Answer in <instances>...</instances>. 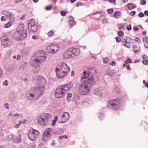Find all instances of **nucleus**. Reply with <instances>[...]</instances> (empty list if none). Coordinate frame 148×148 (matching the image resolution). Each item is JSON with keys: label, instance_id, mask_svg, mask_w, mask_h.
Wrapping results in <instances>:
<instances>
[{"label": "nucleus", "instance_id": "a18cd8bd", "mask_svg": "<svg viewBox=\"0 0 148 148\" xmlns=\"http://www.w3.org/2000/svg\"><path fill=\"white\" fill-rule=\"evenodd\" d=\"M127 29L129 31H130L132 29L131 25H129L127 26Z\"/></svg>", "mask_w": 148, "mask_h": 148}, {"label": "nucleus", "instance_id": "7ed1b4c3", "mask_svg": "<svg viewBox=\"0 0 148 148\" xmlns=\"http://www.w3.org/2000/svg\"><path fill=\"white\" fill-rule=\"evenodd\" d=\"M73 86L71 83L64 84L60 86L56 89L55 95L56 98H61L65 95L68 92Z\"/></svg>", "mask_w": 148, "mask_h": 148}, {"label": "nucleus", "instance_id": "de8ad7c7", "mask_svg": "<svg viewBox=\"0 0 148 148\" xmlns=\"http://www.w3.org/2000/svg\"><path fill=\"white\" fill-rule=\"evenodd\" d=\"M115 39H116L117 42H119L121 41V39L119 37H116Z\"/></svg>", "mask_w": 148, "mask_h": 148}, {"label": "nucleus", "instance_id": "aec40b11", "mask_svg": "<svg viewBox=\"0 0 148 148\" xmlns=\"http://www.w3.org/2000/svg\"><path fill=\"white\" fill-rule=\"evenodd\" d=\"M5 122L2 120L0 121V130L5 126ZM4 138V135L3 133L0 130V139H3Z\"/></svg>", "mask_w": 148, "mask_h": 148}, {"label": "nucleus", "instance_id": "bb28decb", "mask_svg": "<svg viewBox=\"0 0 148 148\" xmlns=\"http://www.w3.org/2000/svg\"><path fill=\"white\" fill-rule=\"evenodd\" d=\"M127 6L129 9L131 10L134 8V6L133 4L131 3H129L127 5Z\"/></svg>", "mask_w": 148, "mask_h": 148}, {"label": "nucleus", "instance_id": "8fccbe9b", "mask_svg": "<svg viewBox=\"0 0 148 148\" xmlns=\"http://www.w3.org/2000/svg\"><path fill=\"white\" fill-rule=\"evenodd\" d=\"M130 43H125L124 44V45L127 48H129L130 47V45L129 44Z\"/></svg>", "mask_w": 148, "mask_h": 148}, {"label": "nucleus", "instance_id": "4d7b16f0", "mask_svg": "<svg viewBox=\"0 0 148 148\" xmlns=\"http://www.w3.org/2000/svg\"><path fill=\"white\" fill-rule=\"evenodd\" d=\"M3 84L4 85H5V86H7L8 85V81L7 80H5L3 83Z\"/></svg>", "mask_w": 148, "mask_h": 148}, {"label": "nucleus", "instance_id": "e2e57ef3", "mask_svg": "<svg viewBox=\"0 0 148 148\" xmlns=\"http://www.w3.org/2000/svg\"><path fill=\"white\" fill-rule=\"evenodd\" d=\"M143 59H148V56H145V55H143Z\"/></svg>", "mask_w": 148, "mask_h": 148}, {"label": "nucleus", "instance_id": "58836bf2", "mask_svg": "<svg viewBox=\"0 0 148 148\" xmlns=\"http://www.w3.org/2000/svg\"><path fill=\"white\" fill-rule=\"evenodd\" d=\"M146 1L145 0H141L140 2V4L143 5H144L146 4Z\"/></svg>", "mask_w": 148, "mask_h": 148}, {"label": "nucleus", "instance_id": "423d86ee", "mask_svg": "<svg viewBox=\"0 0 148 148\" xmlns=\"http://www.w3.org/2000/svg\"><path fill=\"white\" fill-rule=\"evenodd\" d=\"M69 71V67L64 62L59 64L56 69L57 77L60 78L66 75Z\"/></svg>", "mask_w": 148, "mask_h": 148}, {"label": "nucleus", "instance_id": "a211bd4d", "mask_svg": "<svg viewBox=\"0 0 148 148\" xmlns=\"http://www.w3.org/2000/svg\"><path fill=\"white\" fill-rule=\"evenodd\" d=\"M3 13L10 19V21H13L14 20V17L12 13L5 10L3 11Z\"/></svg>", "mask_w": 148, "mask_h": 148}, {"label": "nucleus", "instance_id": "f257e3e1", "mask_svg": "<svg viewBox=\"0 0 148 148\" xmlns=\"http://www.w3.org/2000/svg\"><path fill=\"white\" fill-rule=\"evenodd\" d=\"M46 81L44 77H41L37 81L36 86L31 88L29 93L26 96L29 100L38 99L42 95L45 90V86Z\"/></svg>", "mask_w": 148, "mask_h": 148}, {"label": "nucleus", "instance_id": "79ce46f5", "mask_svg": "<svg viewBox=\"0 0 148 148\" xmlns=\"http://www.w3.org/2000/svg\"><path fill=\"white\" fill-rule=\"evenodd\" d=\"M127 42L128 43H130L131 42H132V39H131L130 38L127 37Z\"/></svg>", "mask_w": 148, "mask_h": 148}, {"label": "nucleus", "instance_id": "f704fd0d", "mask_svg": "<svg viewBox=\"0 0 148 148\" xmlns=\"http://www.w3.org/2000/svg\"><path fill=\"white\" fill-rule=\"evenodd\" d=\"M18 114H14L13 116V119L14 120L18 119Z\"/></svg>", "mask_w": 148, "mask_h": 148}, {"label": "nucleus", "instance_id": "5fc2aeb1", "mask_svg": "<svg viewBox=\"0 0 148 148\" xmlns=\"http://www.w3.org/2000/svg\"><path fill=\"white\" fill-rule=\"evenodd\" d=\"M110 64L112 66H114L115 65V62L114 61H112V62H111L110 63Z\"/></svg>", "mask_w": 148, "mask_h": 148}, {"label": "nucleus", "instance_id": "1a4fd4ad", "mask_svg": "<svg viewBox=\"0 0 148 148\" xmlns=\"http://www.w3.org/2000/svg\"><path fill=\"white\" fill-rule=\"evenodd\" d=\"M28 26V29L29 31L33 32H37L38 26L37 24L33 19H32L29 21Z\"/></svg>", "mask_w": 148, "mask_h": 148}, {"label": "nucleus", "instance_id": "393cba45", "mask_svg": "<svg viewBox=\"0 0 148 148\" xmlns=\"http://www.w3.org/2000/svg\"><path fill=\"white\" fill-rule=\"evenodd\" d=\"M105 74L106 75H108L110 76H112L113 74V72L111 71L110 69H108L106 71Z\"/></svg>", "mask_w": 148, "mask_h": 148}, {"label": "nucleus", "instance_id": "338daca9", "mask_svg": "<svg viewBox=\"0 0 148 148\" xmlns=\"http://www.w3.org/2000/svg\"><path fill=\"white\" fill-rule=\"evenodd\" d=\"M126 69L127 70H129L130 69V66L129 65H127L126 66Z\"/></svg>", "mask_w": 148, "mask_h": 148}, {"label": "nucleus", "instance_id": "774afa93", "mask_svg": "<svg viewBox=\"0 0 148 148\" xmlns=\"http://www.w3.org/2000/svg\"><path fill=\"white\" fill-rule=\"evenodd\" d=\"M144 14L145 15L148 16V11H147V10L145 11L144 12Z\"/></svg>", "mask_w": 148, "mask_h": 148}, {"label": "nucleus", "instance_id": "09e8293b", "mask_svg": "<svg viewBox=\"0 0 148 148\" xmlns=\"http://www.w3.org/2000/svg\"><path fill=\"white\" fill-rule=\"evenodd\" d=\"M84 5V4L82 3H76V6L78 7L79 5L82 6Z\"/></svg>", "mask_w": 148, "mask_h": 148}, {"label": "nucleus", "instance_id": "680f3d73", "mask_svg": "<svg viewBox=\"0 0 148 148\" xmlns=\"http://www.w3.org/2000/svg\"><path fill=\"white\" fill-rule=\"evenodd\" d=\"M133 29L135 31H137L139 29V28L137 27H134Z\"/></svg>", "mask_w": 148, "mask_h": 148}, {"label": "nucleus", "instance_id": "7c9ffc66", "mask_svg": "<svg viewBox=\"0 0 148 148\" xmlns=\"http://www.w3.org/2000/svg\"><path fill=\"white\" fill-rule=\"evenodd\" d=\"M104 115L103 112L100 113L99 115V118L100 120H102L103 119Z\"/></svg>", "mask_w": 148, "mask_h": 148}, {"label": "nucleus", "instance_id": "bf43d9fd", "mask_svg": "<svg viewBox=\"0 0 148 148\" xmlns=\"http://www.w3.org/2000/svg\"><path fill=\"white\" fill-rule=\"evenodd\" d=\"M144 45L145 48H148V42H145Z\"/></svg>", "mask_w": 148, "mask_h": 148}, {"label": "nucleus", "instance_id": "ddd939ff", "mask_svg": "<svg viewBox=\"0 0 148 148\" xmlns=\"http://www.w3.org/2000/svg\"><path fill=\"white\" fill-rule=\"evenodd\" d=\"M39 133L38 131L34 129L30 130L28 134V136L31 140H34Z\"/></svg>", "mask_w": 148, "mask_h": 148}, {"label": "nucleus", "instance_id": "c03bdc74", "mask_svg": "<svg viewBox=\"0 0 148 148\" xmlns=\"http://www.w3.org/2000/svg\"><path fill=\"white\" fill-rule=\"evenodd\" d=\"M52 7L51 6H47L45 7V9L46 10H50L51 9Z\"/></svg>", "mask_w": 148, "mask_h": 148}, {"label": "nucleus", "instance_id": "6e6552de", "mask_svg": "<svg viewBox=\"0 0 148 148\" xmlns=\"http://www.w3.org/2000/svg\"><path fill=\"white\" fill-rule=\"evenodd\" d=\"M121 104L118 99H114L109 101L107 104V107L110 109H118L120 108Z\"/></svg>", "mask_w": 148, "mask_h": 148}, {"label": "nucleus", "instance_id": "13d9d810", "mask_svg": "<svg viewBox=\"0 0 148 148\" xmlns=\"http://www.w3.org/2000/svg\"><path fill=\"white\" fill-rule=\"evenodd\" d=\"M119 88L117 86H115L114 88V90L116 92H118Z\"/></svg>", "mask_w": 148, "mask_h": 148}, {"label": "nucleus", "instance_id": "ea45409f", "mask_svg": "<svg viewBox=\"0 0 148 148\" xmlns=\"http://www.w3.org/2000/svg\"><path fill=\"white\" fill-rule=\"evenodd\" d=\"M62 138H64L66 139H67L68 138V136L66 135H64L63 136H61L59 137L60 139Z\"/></svg>", "mask_w": 148, "mask_h": 148}, {"label": "nucleus", "instance_id": "dca6fc26", "mask_svg": "<svg viewBox=\"0 0 148 148\" xmlns=\"http://www.w3.org/2000/svg\"><path fill=\"white\" fill-rule=\"evenodd\" d=\"M62 122L60 123H64L67 121L69 118V115L68 112H63L61 114Z\"/></svg>", "mask_w": 148, "mask_h": 148}, {"label": "nucleus", "instance_id": "4468645a", "mask_svg": "<svg viewBox=\"0 0 148 148\" xmlns=\"http://www.w3.org/2000/svg\"><path fill=\"white\" fill-rule=\"evenodd\" d=\"M59 46L56 45H51L47 47L48 52L51 54L56 53L59 49Z\"/></svg>", "mask_w": 148, "mask_h": 148}, {"label": "nucleus", "instance_id": "f03ea898", "mask_svg": "<svg viewBox=\"0 0 148 148\" xmlns=\"http://www.w3.org/2000/svg\"><path fill=\"white\" fill-rule=\"evenodd\" d=\"M47 54L44 51H38L34 54V60L32 65L34 67L33 71L34 73H37L40 70V64L45 62L47 59Z\"/></svg>", "mask_w": 148, "mask_h": 148}, {"label": "nucleus", "instance_id": "473e14b6", "mask_svg": "<svg viewBox=\"0 0 148 148\" xmlns=\"http://www.w3.org/2000/svg\"><path fill=\"white\" fill-rule=\"evenodd\" d=\"M14 136H13L12 135H10L9 136H8L6 137V139H8V140H10L12 139V138L13 139Z\"/></svg>", "mask_w": 148, "mask_h": 148}, {"label": "nucleus", "instance_id": "052dcab7", "mask_svg": "<svg viewBox=\"0 0 148 148\" xmlns=\"http://www.w3.org/2000/svg\"><path fill=\"white\" fill-rule=\"evenodd\" d=\"M32 38L34 39H38V36L36 35H34L32 37Z\"/></svg>", "mask_w": 148, "mask_h": 148}, {"label": "nucleus", "instance_id": "5701e85b", "mask_svg": "<svg viewBox=\"0 0 148 148\" xmlns=\"http://www.w3.org/2000/svg\"><path fill=\"white\" fill-rule=\"evenodd\" d=\"M121 12L119 11H115L114 13V16L116 18H120L121 16Z\"/></svg>", "mask_w": 148, "mask_h": 148}, {"label": "nucleus", "instance_id": "49530a36", "mask_svg": "<svg viewBox=\"0 0 148 148\" xmlns=\"http://www.w3.org/2000/svg\"><path fill=\"white\" fill-rule=\"evenodd\" d=\"M138 16L140 17H142L144 16V14L143 12H141L139 13Z\"/></svg>", "mask_w": 148, "mask_h": 148}, {"label": "nucleus", "instance_id": "0e129e2a", "mask_svg": "<svg viewBox=\"0 0 148 148\" xmlns=\"http://www.w3.org/2000/svg\"><path fill=\"white\" fill-rule=\"evenodd\" d=\"M109 1L111 3H113L116 4V0H109Z\"/></svg>", "mask_w": 148, "mask_h": 148}, {"label": "nucleus", "instance_id": "3c124183", "mask_svg": "<svg viewBox=\"0 0 148 148\" xmlns=\"http://www.w3.org/2000/svg\"><path fill=\"white\" fill-rule=\"evenodd\" d=\"M121 41L122 42H125V43H127V38H123L121 40Z\"/></svg>", "mask_w": 148, "mask_h": 148}, {"label": "nucleus", "instance_id": "864d4df0", "mask_svg": "<svg viewBox=\"0 0 148 148\" xmlns=\"http://www.w3.org/2000/svg\"><path fill=\"white\" fill-rule=\"evenodd\" d=\"M60 14L62 16H65L66 14V12L64 11H62L60 12Z\"/></svg>", "mask_w": 148, "mask_h": 148}, {"label": "nucleus", "instance_id": "603ef678", "mask_svg": "<svg viewBox=\"0 0 148 148\" xmlns=\"http://www.w3.org/2000/svg\"><path fill=\"white\" fill-rule=\"evenodd\" d=\"M136 13V12L134 11H132L130 12V14L132 16H134Z\"/></svg>", "mask_w": 148, "mask_h": 148}, {"label": "nucleus", "instance_id": "20e7f679", "mask_svg": "<svg viewBox=\"0 0 148 148\" xmlns=\"http://www.w3.org/2000/svg\"><path fill=\"white\" fill-rule=\"evenodd\" d=\"M97 72V70L95 68H90L89 70L88 73H87L85 71L83 72L81 78V80H82L88 77V79L86 81L88 80L90 81H92V83H95L98 79L96 75Z\"/></svg>", "mask_w": 148, "mask_h": 148}, {"label": "nucleus", "instance_id": "39448f33", "mask_svg": "<svg viewBox=\"0 0 148 148\" xmlns=\"http://www.w3.org/2000/svg\"><path fill=\"white\" fill-rule=\"evenodd\" d=\"M93 81H90L89 80L85 81L81 83L79 86L78 91L81 95H86L89 93L90 90L94 83H92Z\"/></svg>", "mask_w": 148, "mask_h": 148}, {"label": "nucleus", "instance_id": "a878e982", "mask_svg": "<svg viewBox=\"0 0 148 148\" xmlns=\"http://www.w3.org/2000/svg\"><path fill=\"white\" fill-rule=\"evenodd\" d=\"M15 69V67L14 66L12 65L9 66L7 69V70L9 71H14Z\"/></svg>", "mask_w": 148, "mask_h": 148}, {"label": "nucleus", "instance_id": "c756f323", "mask_svg": "<svg viewBox=\"0 0 148 148\" xmlns=\"http://www.w3.org/2000/svg\"><path fill=\"white\" fill-rule=\"evenodd\" d=\"M72 95L71 93H68L67 96V100L69 101H70V98L71 97Z\"/></svg>", "mask_w": 148, "mask_h": 148}, {"label": "nucleus", "instance_id": "6e6d98bb", "mask_svg": "<svg viewBox=\"0 0 148 148\" xmlns=\"http://www.w3.org/2000/svg\"><path fill=\"white\" fill-rule=\"evenodd\" d=\"M108 61V58H106L103 60V63L106 64Z\"/></svg>", "mask_w": 148, "mask_h": 148}, {"label": "nucleus", "instance_id": "6ab92c4d", "mask_svg": "<svg viewBox=\"0 0 148 148\" xmlns=\"http://www.w3.org/2000/svg\"><path fill=\"white\" fill-rule=\"evenodd\" d=\"M63 56L64 59L71 58L72 57L69 49L64 52Z\"/></svg>", "mask_w": 148, "mask_h": 148}, {"label": "nucleus", "instance_id": "f3484780", "mask_svg": "<svg viewBox=\"0 0 148 148\" xmlns=\"http://www.w3.org/2000/svg\"><path fill=\"white\" fill-rule=\"evenodd\" d=\"M72 57L75 56H78L80 53L79 50V49L76 48H69Z\"/></svg>", "mask_w": 148, "mask_h": 148}, {"label": "nucleus", "instance_id": "c9c22d12", "mask_svg": "<svg viewBox=\"0 0 148 148\" xmlns=\"http://www.w3.org/2000/svg\"><path fill=\"white\" fill-rule=\"evenodd\" d=\"M108 13L109 14H111L113 12V10L112 8L109 9L107 10Z\"/></svg>", "mask_w": 148, "mask_h": 148}, {"label": "nucleus", "instance_id": "4be33fe9", "mask_svg": "<svg viewBox=\"0 0 148 148\" xmlns=\"http://www.w3.org/2000/svg\"><path fill=\"white\" fill-rule=\"evenodd\" d=\"M133 47L134 48V51L136 54H137L140 49V47H138L135 45H133Z\"/></svg>", "mask_w": 148, "mask_h": 148}, {"label": "nucleus", "instance_id": "b1692460", "mask_svg": "<svg viewBox=\"0 0 148 148\" xmlns=\"http://www.w3.org/2000/svg\"><path fill=\"white\" fill-rule=\"evenodd\" d=\"M13 140L14 143H18L21 140V138L20 137L18 136L15 137L14 136V138Z\"/></svg>", "mask_w": 148, "mask_h": 148}, {"label": "nucleus", "instance_id": "2eb2a0df", "mask_svg": "<svg viewBox=\"0 0 148 148\" xmlns=\"http://www.w3.org/2000/svg\"><path fill=\"white\" fill-rule=\"evenodd\" d=\"M1 41L2 45L5 47L10 46L12 44L9 38L6 36H3Z\"/></svg>", "mask_w": 148, "mask_h": 148}, {"label": "nucleus", "instance_id": "9d476101", "mask_svg": "<svg viewBox=\"0 0 148 148\" xmlns=\"http://www.w3.org/2000/svg\"><path fill=\"white\" fill-rule=\"evenodd\" d=\"M25 25L23 23L19 24L17 28L16 32L18 33L19 35L23 36V37L25 38L27 36V32L26 29H25Z\"/></svg>", "mask_w": 148, "mask_h": 148}, {"label": "nucleus", "instance_id": "e433bc0d", "mask_svg": "<svg viewBox=\"0 0 148 148\" xmlns=\"http://www.w3.org/2000/svg\"><path fill=\"white\" fill-rule=\"evenodd\" d=\"M118 35L119 36L122 37L124 35L123 32L122 31H119L118 33Z\"/></svg>", "mask_w": 148, "mask_h": 148}, {"label": "nucleus", "instance_id": "4c0bfd02", "mask_svg": "<svg viewBox=\"0 0 148 148\" xmlns=\"http://www.w3.org/2000/svg\"><path fill=\"white\" fill-rule=\"evenodd\" d=\"M142 62L143 64L145 65H148V60H145L143 59V60L142 61Z\"/></svg>", "mask_w": 148, "mask_h": 148}, {"label": "nucleus", "instance_id": "9b49d317", "mask_svg": "<svg viewBox=\"0 0 148 148\" xmlns=\"http://www.w3.org/2000/svg\"><path fill=\"white\" fill-rule=\"evenodd\" d=\"M107 90L103 86H100L95 89L94 94L99 97L104 96L106 95Z\"/></svg>", "mask_w": 148, "mask_h": 148}, {"label": "nucleus", "instance_id": "412c9836", "mask_svg": "<svg viewBox=\"0 0 148 148\" xmlns=\"http://www.w3.org/2000/svg\"><path fill=\"white\" fill-rule=\"evenodd\" d=\"M18 33H17V32H16L14 35L13 37V38L16 40L19 41L21 40L20 36L21 35H19Z\"/></svg>", "mask_w": 148, "mask_h": 148}, {"label": "nucleus", "instance_id": "2f4dec72", "mask_svg": "<svg viewBox=\"0 0 148 148\" xmlns=\"http://www.w3.org/2000/svg\"><path fill=\"white\" fill-rule=\"evenodd\" d=\"M69 25L71 26H72L75 24V22L74 21H69Z\"/></svg>", "mask_w": 148, "mask_h": 148}, {"label": "nucleus", "instance_id": "0eeeda50", "mask_svg": "<svg viewBox=\"0 0 148 148\" xmlns=\"http://www.w3.org/2000/svg\"><path fill=\"white\" fill-rule=\"evenodd\" d=\"M49 114L44 113L41 115L37 119L38 123L41 125L46 126L49 125L50 120L49 119Z\"/></svg>", "mask_w": 148, "mask_h": 148}, {"label": "nucleus", "instance_id": "cd10ccee", "mask_svg": "<svg viewBox=\"0 0 148 148\" xmlns=\"http://www.w3.org/2000/svg\"><path fill=\"white\" fill-rule=\"evenodd\" d=\"M12 21H10V22H9V23H6L5 25V28H8L10 27L11 25L12 24Z\"/></svg>", "mask_w": 148, "mask_h": 148}, {"label": "nucleus", "instance_id": "69168bd1", "mask_svg": "<svg viewBox=\"0 0 148 148\" xmlns=\"http://www.w3.org/2000/svg\"><path fill=\"white\" fill-rule=\"evenodd\" d=\"M74 18L72 16H70L69 18V21H73Z\"/></svg>", "mask_w": 148, "mask_h": 148}, {"label": "nucleus", "instance_id": "37998d69", "mask_svg": "<svg viewBox=\"0 0 148 148\" xmlns=\"http://www.w3.org/2000/svg\"><path fill=\"white\" fill-rule=\"evenodd\" d=\"M21 123L22 122L21 121H19L18 124L16 125L15 127L16 128H18L21 125Z\"/></svg>", "mask_w": 148, "mask_h": 148}, {"label": "nucleus", "instance_id": "72a5a7b5", "mask_svg": "<svg viewBox=\"0 0 148 148\" xmlns=\"http://www.w3.org/2000/svg\"><path fill=\"white\" fill-rule=\"evenodd\" d=\"M143 40L144 42H148V37L147 36L144 37L143 38Z\"/></svg>", "mask_w": 148, "mask_h": 148}, {"label": "nucleus", "instance_id": "f8f14e48", "mask_svg": "<svg viewBox=\"0 0 148 148\" xmlns=\"http://www.w3.org/2000/svg\"><path fill=\"white\" fill-rule=\"evenodd\" d=\"M53 133L52 130L50 128L47 129L44 131L43 135L42 140L44 141H47L52 136Z\"/></svg>", "mask_w": 148, "mask_h": 148}, {"label": "nucleus", "instance_id": "a19ab883", "mask_svg": "<svg viewBox=\"0 0 148 148\" xmlns=\"http://www.w3.org/2000/svg\"><path fill=\"white\" fill-rule=\"evenodd\" d=\"M53 34V32L52 31H49L48 33V34L49 36H52Z\"/></svg>", "mask_w": 148, "mask_h": 148}, {"label": "nucleus", "instance_id": "c85d7f7f", "mask_svg": "<svg viewBox=\"0 0 148 148\" xmlns=\"http://www.w3.org/2000/svg\"><path fill=\"white\" fill-rule=\"evenodd\" d=\"M58 119V117L57 116H56L55 117L54 120L52 122V126H53L56 123V121Z\"/></svg>", "mask_w": 148, "mask_h": 148}]
</instances>
